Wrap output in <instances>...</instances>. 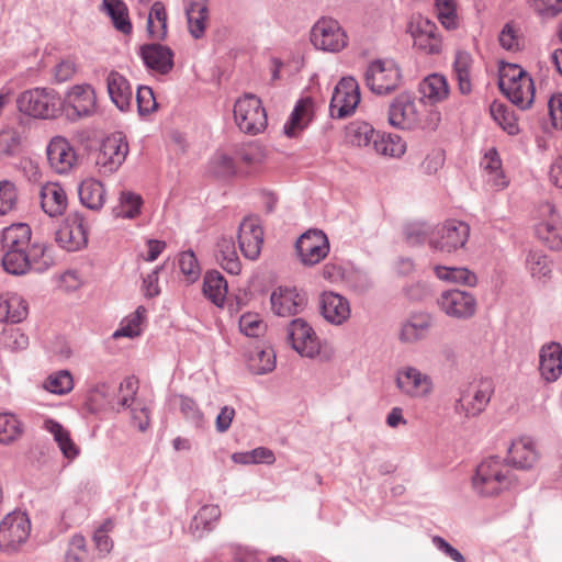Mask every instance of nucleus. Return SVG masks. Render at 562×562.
Here are the masks:
<instances>
[{
    "label": "nucleus",
    "mask_w": 562,
    "mask_h": 562,
    "mask_svg": "<svg viewBox=\"0 0 562 562\" xmlns=\"http://www.w3.org/2000/svg\"><path fill=\"white\" fill-rule=\"evenodd\" d=\"M79 199L81 203L90 210H100L105 202V189L101 181L95 179H86L79 186Z\"/></svg>",
    "instance_id": "c9c22d12"
},
{
    "label": "nucleus",
    "mask_w": 562,
    "mask_h": 562,
    "mask_svg": "<svg viewBox=\"0 0 562 562\" xmlns=\"http://www.w3.org/2000/svg\"><path fill=\"white\" fill-rule=\"evenodd\" d=\"M238 244L245 258L256 260L263 244V231L257 217L245 218L238 229Z\"/></svg>",
    "instance_id": "6ab92c4d"
},
{
    "label": "nucleus",
    "mask_w": 562,
    "mask_h": 562,
    "mask_svg": "<svg viewBox=\"0 0 562 562\" xmlns=\"http://www.w3.org/2000/svg\"><path fill=\"white\" fill-rule=\"evenodd\" d=\"M493 393L494 387L490 380L468 384L460 391V396L454 404V411L467 418L476 417L485 411Z\"/></svg>",
    "instance_id": "39448f33"
},
{
    "label": "nucleus",
    "mask_w": 562,
    "mask_h": 562,
    "mask_svg": "<svg viewBox=\"0 0 562 562\" xmlns=\"http://www.w3.org/2000/svg\"><path fill=\"white\" fill-rule=\"evenodd\" d=\"M27 315L26 301L15 293L0 295V321L20 323Z\"/></svg>",
    "instance_id": "2f4dec72"
},
{
    "label": "nucleus",
    "mask_w": 562,
    "mask_h": 562,
    "mask_svg": "<svg viewBox=\"0 0 562 562\" xmlns=\"http://www.w3.org/2000/svg\"><path fill=\"white\" fill-rule=\"evenodd\" d=\"M221 517V509L217 505H205L200 508L193 517L191 528L195 530L209 529L210 525Z\"/></svg>",
    "instance_id": "bf43d9fd"
},
{
    "label": "nucleus",
    "mask_w": 562,
    "mask_h": 562,
    "mask_svg": "<svg viewBox=\"0 0 562 562\" xmlns=\"http://www.w3.org/2000/svg\"><path fill=\"white\" fill-rule=\"evenodd\" d=\"M234 119L239 130L248 134L260 133L267 126L266 111L254 94H245L235 102Z\"/></svg>",
    "instance_id": "0eeeda50"
},
{
    "label": "nucleus",
    "mask_w": 562,
    "mask_h": 562,
    "mask_svg": "<svg viewBox=\"0 0 562 562\" xmlns=\"http://www.w3.org/2000/svg\"><path fill=\"white\" fill-rule=\"evenodd\" d=\"M67 103L78 116H87L94 112L97 98L89 85L74 86L67 94Z\"/></svg>",
    "instance_id": "c85d7f7f"
},
{
    "label": "nucleus",
    "mask_w": 562,
    "mask_h": 562,
    "mask_svg": "<svg viewBox=\"0 0 562 562\" xmlns=\"http://www.w3.org/2000/svg\"><path fill=\"white\" fill-rule=\"evenodd\" d=\"M289 339L301 356L313 358L321 350V342L313 328L302 318L293 319L289 326Z\"/></svg>",
    "instance_id": "dca6fc26"
},
{
    "label": "nucleus",
    "mask_w": 562,
    "mask_h": 562,
    "mask_svg": "<svg viewBox=\"0 0 562 562\" xmlns=\"http://www.w3.org/2000/svg\"><path fill=\"white\" fill-rule=\"evenodd\" d=\"M20 112L37 119H53L61 109L57 92L47 88H35L22 92L16 100Z\"/></svg>",
    "instance_id": "7ed1b4c3"
},
{
    "label": "nucleus",
    "mask_w": 562,
    "mask_h": 562,
    "mask_svg": "<svg viewBox=\"0 0 562 562\" xmlns=\"http://www.w3.org/2000/svg\"><path fill=\"white\" fill-rule=\"evenodd\" d=\"M46 154L49 167L59 175L70 172L78 161L75 148L61 136H55L50 139Z\"/></svg>",
    "instance_id": "f3484780"
},
{
    "label": "nucleus",
    "mask_w": 562,
    "mask_h": 562,
    "mask_svg": "<svg viewBox=\"0 0 562 562\" xmlns=\"http://www.w3.org/2000/svg\"><path fill=\"white\" fill-rule=\"evenodd\" d=\"M491 114L493 119L499 124V126L506 131L509 135L518 133L519 127L515 115L508 108L502 103L494 102L491 105Z\"/></svg>",
    "instance_id": "8fccbe9b"
},
{
    "label": "nucleus",
    "mask_w": 562,
    "mask_h": 562,
    "mask_svg": "<svg viewBox=\"0 0 562 562\" xmlns=\"http://www.w3.org/2000/svg\"><path fill=\"white\" fill-rule=\"evenodd\" d=\"M485 169L490 171L492 178L490 181L493 182V186L496 188H504L507 186V181L505 180V176L501 171L502 161L495 149H491L485 155Z\"/></svg>",
    "instance_id": "13d9d810"
},
{
    "label": "nucleus",
    "mask_w": 562,
    "mask_h": 562,
    "mask_svg": "<svg viewBox=\"0 0 562 562\" xmlns=\"http://www.w3.org/2000/svg\"><path fill=\"white\" fill-rule=\"evenodd\" d=\"M179 267L188 281H194L200 276V267L192 251H183L180 254Z\"/></svg>",
    "instance_id": "774afa93"
},
{
    "label": "nucleus",
    "mask_w": 562,
    "mask_h": 562,
    "mask_svg": "<svg viewBox=\"0 0 562 562\" xmlns=\"http://www.w3.org/2000/svg\"><path fill=\"white\" fill-rule=\"evenodd\" d=\"M306 304L304 294L295 289L279 288L271 294V305L276 314L291 316L300 313Z\"/></svg>",
    "instance_id": "5701e85b"
},
{
    "label": "nucleus",
    "mask_w": 562,
    "mask_h": 562,
    "mask_svg": "<svg viewBox=\"0 0 562 562\" xmlns=\"http://www.w3.org/2000/svg\"><path fill=\"white\" fill-rule=\"evenodd\" d=\"M541 376L547 382H554L562 373V347L558 342H550L540 350Z\"/></svg>",
    "instance_id": "393cba45"
},
{
    "label": "nucleus",
    "mask_w": 562,
    "mask_h": 562,
    "mask_svg": "<svg viewBox=\"0 0 562 562\" xmlns=\"http://www.w3.org/2000/svg\"><path fill=\"white\" fill-rule=\"evenodd\" d=\"M45 428L53 434L55 441L58 443L63 454L67 459H74L78 456V447L72 441L69 431L59 423L52 419L46 420Z\"/></svg>",
    "instance_id": "37998d69"
},
{
    "label": "nucleus",
    "mask_w": 562,
    "mask_h": 562,
    "mask_svg": "<svg viewBox=\"0 0 562 562\" xmlns=\"http://www.w3.org/2000/svg\"><path fill=\"white\" fill-rule=\"evenodd\" d=\"M470 235V227L460 221H447L437 232V237L431 238L430 245L435 249L446 252L462 248Z\"/></svg>",
    "instance_id": "4468645a"
},
{
    "label": "nucleus",
    "mask_w": 562,
    "mask_h": 562,
    "mask_svg": "<svg viewBox=\"0 0 562 562\" xmlns=\"http://www.w3.org/2000/svg\"><path fill=\"white\" fill-rule=\"evenodd\" d=\"M54 263L49 249L44 246H33L31 252L20 250L3 251L2 267L11 274H23L32 269L43 272Z\"/></svg>",
    "instance_id": "20e7f679"
},
{
    "label": "nucleus",
    "mask_w": 562,
    "mask_h": 562,
    "mask_svg": "<svg viewBox=\"0 0 562 562\" xmlns=\"http://www.w3.org/2000/svg\"><path fill=\"white\" fill-rule=\"evenodd\" d=\"M249 368L256 374L271 372L276 368V353L271 348L257 350L249 359Z\"/></svg>",
    "instance_id": "09e8293b"
},
{
    "label": "nucleus",
    "mask_w": 562,
    "mask_h": 562,
    "mask_svg": "<svg viewBox=\"0 0 562 562\" xmlns=\"http://www.w3.org/2000/svg\"><path fill=\"white\" fill-rule=\"evenodd\" d=\"M113 528L114 522L109 518L95 530L93 541L100 552L109 553L111 551L113 542L108 533L112 531Z\"/></svg>",
    "instance_id": "69168bd1"
},
{
    "label": "nucleus",
    "mask_w": 562,
    "mask_h": 562,
    "mask_svg": "<svg viewBox=\"0 0 562 562\" xmlns=\"http://www.w3.org/2000/svg\"><path fill=\"white\" fill-rule=\"evenodd\" d=\"M40 200L42 210L50 217L61 216L68 206L65 189L57 182H47L41 188Z\"/></svg>",
    "instance_id": "4be33fe9"
},
{
    "label": "nucleus",
    "mask_w": 562,
    "mask_h": 562,
    "mask_svg": "<svg viewBox=\"0 0 562 562\" xmlns=\"http://www.w3.org/2000/svg\"><path fill=\"white\" fill-rule=\"evenodd\" d=\"M473 58L468 52H457L453 61V75L458 82L459 91L467 95L472 91Z\"/></svg>",
    "instance_id": "f704fd0d"
},
{
    "label": "nucleus",
    "mask_w": 562,
    "mask_h": 562,
    "mask_svg": "<svg viewBox=\"0 0 562 562\" xmlns=\"http://www.w3.org/2000/svg\"><path fill=\"white\" fill-rule=\"evenodd\" d=\"M44 387L55 394H67L74 387L72 375L67 370L58 371L46 379Z\"/></svg>",
    "instance_id": "3c124183"
},
{
    "label": "nucleus",
    "mask_w": 562,
    "mask_h": 562,
    "mask_svg": "<svg viewBox=\"0 0 562 562\" xmlns=\"http://www.w3.org/2000/svg\"><path fill=\"white\" fill-rule=\"evenodd\" d=\"M522 77H530L526 70L515 64H504L499 69V89L522 79Z\"/></svg>",
    "instance_id": "e2e57ef3"
},
{
    "label": "nucleus",
    "mask_w": 562,
    "mask_h": 562,
    "mask_svg": "<svg viewBox=\"0 0 562 562\" xmlns=\"http://www.w3.org/2000/svg\"><path fill=\"white\" fill-rule=\"evenodd\" d=\"M295 249L304 266H315L328 255L329 241L322 231L308 229L300 236Z\"/></svg>",
    "instance_id": "ddd939ff"
},
{
    "label": "nucleus",
    "mask_w": 562,
    "mask_h": 562,
    "mask_svg": "<svg viewBox=\"0 0 562 562\" xmlns=\"http://www.w3.org/2000/svg\"><path fill=\"white\" fill-rule=\"evenodd\" d=\"M203 293L216 306L223 305L227 294V282L218 271L205 273Z\"/></svg>",
    "instance_id": "4c0bfd02"
},
{
    "label": "nucleus",
    "mask_w": 562,
    "mask_h": 562,
    "mask_svg": "<svg viewBox=\"0 0 562 562\" xmlns=\"http://www.w3.org/2000/svg\"><path fill=\"white\" fill-rule=\"evenodd\" d=\"M239 328L248 337H259L265 333L266 325L258 314L247 313L239 318Z\"/></svg>",
    "instance_id": "680f3d73"
},
{
    "label": "nucleus",
    "mask_w": 562,
    "mask_h": 562,
    "mask_svg": "<svg viewBox=\"0 0 562 562\" xmlns=\"http://www.w3.org/2000/svg\"><path fill=\"white\" fill-rule=\"evenodd\" d=\"M376 134L372 126L367 123L352 124L347 132L349 142L359 147L367 146L373 142Z\"/></svg>",
    "instance_id": "864d4df0"
},
{
    "label": "nucleus",
    "mask_w": 562,
    "mask_h": 562,
    "mask_svg": "<svg viewBox=\"0 0 562 562\" xmlns=\"http://www.w3.org/2000/svg\"><path fill=\"white\" fill-rule=\"evenodd\" d=\"M106 88L112 102L121 111H127L132 103L133 92L126 78L112 70L106 77Z\"/></svg>",
    "instance_id": "cd10ccee"
},
{
    "label": "nucleus",
    "mask_w": 562,
    "mask_h": 562,
    "mask_svg": "<svg viewBox=\"0 0 562 562\" xmlns=\"http://www.w3.org/2000/svg\"><path fill=\"white\" fill-rule=\"evenodd\" d=\"M103 5L111 16L116 30L124 34H130L132 24L128 20L127 7L121 0H103Z\"/></svg>",
    "instance_id": "a18cd8bd"
},
{
    "label": "nucleus",
    "mask_w": 562,
    "mask_h": 562,
    "mask_svg": "<svg viewBox=\"0 0 562 562\" xmlns=\"http://www.w3.org/2000/svg\"><path fill=\"white\" fill-rule=\"evenodd\" d=\"M402 74L391 59H376L366 71V83L375 94H389L400 87Z\"/></svg>",
    "instance_id": "423d86ee"
},
{
    "label": "nucleus",
    "mask_w": 562,
    "mask_h": 562,
    "mask_svg": "<svg viewBox=\"0 0 562 562\" xmlns=\"http://www.w3.org/2000/svg\"><path fill=\"white\" fill-rule=\"evenodd\" d=\"M142 57L148 68L162 75L168 74L173 67L172 50L160 44H148L143 46Z\"/></svg>",
    "instance_id": "bb28decb"
},
{
    "label": "nucleus",
    "mask_w": 562,
    "mask_h": 562,
    "mask_svg": "<svg viewBox=\"0 0 562 562\" xmlns=\"http://www.w3.org/2000/svg\"><path fill=\"white\" fill-rule=\"evenodd\" d=\"M360 102L358 82L351 78H342L335 87L330 100V115L334 119H344L351 115Z\"/></svg>",
    "instance_id": "f8f14e48"
},
{
    "label": "nucleus",
    "mask_w": 562,
    "mask_h": 562,
    "mask_svg": "<svg viewBox=\"0 0 562 562\" xmlns=\"http://www.w3.org/2000/svg\"><path fill=\"white\" fill-rule=\"evenodd\" d=\"M539 222L535 226L537 237L551 249L562 248V218L550 202L539 205Z\"/></svg>",
    "instance_id": "1a4fd4ad"
},
{
    "label": "nucleus",
    "mask_w": 562,
    "mask_h": 562,
    "mask_svg": "<svg viewBox=\"0 0 562 562\" xmlns=\"http://www.w3.org/2000/svg\"><path fill=\"white\" fill-rule=\"evenodd\" d=\"M87 226L82 215L69 214L56 232V241L68 251L80 249L87 244Z\"/></svg>",
    "instance_id": "a211bd4d"
},
{
    "label": "nucleus",
    "mask_w": 562,
    "mask_h": 562,
    "mask_svg": "<svg viewBox=\"0 0 562 562\" xmlns=\"http://www.w3.org/2000/svg\"><path fill=\"white\" fill-rule=\"evenodd\" d=\"M430 324L431 317L426 313L411 315L401 328V341L412 344L425 338Z\"/></svg>",
    "instance_id": "473e14b6"
},
{
    "label": "nucleus",
    "mask_w": 562,
    "mask_h": 562,
    "mask_svg": "<svg viewBox=\"0 0 562 562\" xmlns=\"http://www.w3.org/2000/svg\"><path fill=\"white\" fill-rule=\"evenodd\" d=\"M537 460L538 453L533 442L529 438L517 439L508 448L507 462L498 457H491L477 465L473 487L482 496L498 495L515 482L509 465L516 469H529Z\"/></svg>",
    "instance_id": "f257e3e1"
},
{
    "label": "nucleus",
    "mask_w": 562,
    "mask_h": 562,
    "mask_svg": "<svg viewBox=\"0 0 562 562\" xmlns=\"http://www.w3.org/2000/svg\"><path fill=\"white\" fill-rule=\"evenodd\" d=\"M31 531V522L24 513L8 514L0 524V549L16 550L26 541Z\"/></svg>",
    "instance_id": "9b49d317"
},
{
    "label": "nucleus",
    "mask_w": 562,
    "mask_h": 562,
    "mask_svg": "<svg viewBox=\"0 0 562 562\" xmlns=\"http://www.w3.org/2000/svg\"><path fill=\"white\" fill-rule=\"evenodd\" d=\"M146 314V308L144 306H138L135 313L128 316L123 323L120 329H117L114 334V338L119 337H130L134 338L140 333V323L144 319Z\"/></svg>",
    "instance_id": "603ef678"
},
{
    "label": "nucleus",
    "mask_w": 562,
    "mask_h": 562,
    "mask_svg": "<svg viewBox=\"0 0 562 562\" xmlns=\"http://www.w3.org/2000/svg\"><path fill=\"white\" fill-rule=\"evenodd\" d=\"M438 305L447 315L462 319L472 317L476 311L475 297L460 290L442 292L438 299Z\"/></svg>",
    "instance_id": "2eb2a0df"
},
{
    "label": "nucleus",
    "mask_w": 562,
    "mask_h": 562,
    "mask_svg": "<svg viewBox=\"0 0 562 562\" xmlns=\"http://www.w3.org/2000/svg\"><path fill=\"white\" fill-rule=\"evenodd\" d=\"M373 148L382 156L401 157L406 150V145L398 135L376 134L373 139Z\"/></svg>",
    "instance_id": "79ce46f5"
},
{
    "label": "nucleus",
    "mask_w": 562,
    "mask_h": 562,
    "mask_svg": "<svg viewBox=\"0 0 562 562\" xmlns=\"http://www.w3.org/2000/svg\"><path fill=\"white\" fill-rule=\"evenodd\" d=\"M311 42L317 49L338 53L347 46L348 36L338 21L322 18L312 27Z\"/></svg>",
    "instance_id": "6e6552de"
},
{
    "label": "nucleus",
    "mask_w": 562,
    "mask_h": 562,
    "mask_svg": "<svg viewBox=\"0 0 562 562\" xmlns=\"http://www.w3.org/2000/svg\"><path fill=\"white\" fill-rule=\"evenodd\" d=\"M31 120L19 115L0 130V157H11L19 154L26 138Z\"/></svg>",
    "instance_id": "aec40b11"
},
{
    "label": "nucleus",
    "mask_w": 562,
    "mask_h": 562,
    "mask_svg": "<svg viewBox=\"0 0 562 562\" xmlns=\"http://www.w3.org/2000/svg\"><path fill=\"white\" fill-rule=\"evenodd\" d=\"M430 108L423 99L407 93L397 95L389 108V123L401 130H416L428 126L427 116Z\"/></svg>",
    "instance_id": "f03ea898"
},
{
    "label": "nucleus",
    "mask_w": 562,
    "mask_h": 562,
    "mask_svg": "<svg viewBox=\"0 0 562 562\" xmlns=\"http://www.w3.org/2000/svg\"><path fill=\"white\" fill-rule=\"evenodd\" d=\"M31 228L27 224H15L3 229L2 250L26 251L31 240Z\"/></svg>",
    "instance_id": "72a5a7b5"
},
{
    "label": "nucleus",
    "mask_w": 562,
    "mask_h": 562,
    "mask_svg": "<svg viewBox=\"0 0 562 562\" xmlns=\"http://www.w3.org/2000/svg\"><path fill=\"white\" fill-rule=\"evenodd\" d=\"M412 36L414 45L426 54H439L441 52V38L438 34V27L429 20H419L412 25Z\"/></svg>",
    "instance_id": "412c9836"
},
{
    "label": "nucleus",
    "mask_w": 562,
    "mask_h": 562,
    "mask_svg": "<svg viewBox=\"0 0 562 562\" xmlns=\"http://www.w3.org/2000/svg\"><path fill=\"white\" fill-rule=\"evenodd\" d=\"M312 110V101L310 99H302L295 105L289 122L284 125V133L289 137H294L302 131L310 121Z\"/></svg>",
    "instance_id": "a19ab883"
},
{
    "label": "nucleus",
    "mask_w": 562,
    "mask_h": 562,
    "mask_svg": "<svg viewBox=\"0 0 562 562\" xmlns=\"http://www.w3.org/2000/svg\"><path fill=\"white\" fill-rule=\"evenodd\" d=\"M21 425L15 416L0 414V442L9 443L21 435Z\"/></svg>",
    "instance_id": "4d7b16f0"
},
{
    "label": "nucleus",
    "mask_w": 562,
    "mask_h": 562,
    "mask_svg": "<svg viewBox=\"0 0 562 562\" xmlns=\"http://www.w3.org/2000/svg\"><path fill=\"white\" fill-rule=\"evenodd\" d=\"M514 104L526 110L530 108L535 98V85L531 77L522 79L501 90Z\"/></svg>",
    "instance_id": "7c9ffc66"
},
{
    "label": "nucleus",
    "mask_w": 562,
    "mask_h": 562,
    "mask_svg": "<svg viewBox=\"0 0 562 562\" xmlns=\"http://www.w3.org/2000/svg\"><path fill=\"white\" fill-rule=\"evenodd\" d=\"M529 4L543 18H553L562 12V0H529Z\"/></svg>",
    "instance_id": "338daca9"
},
{
    "label": "nucleus",
    "mask_w": 562,
    "mask_h": 562,
    "mask_svg": "<svg viewBox=\"0 0 562 562\" xmlns=\"http://www.w3.org/2000/svg\"><path fill=\"white\" fill-rule=\"evenodd\" d=\"M436 276L446 281L456 282L473 286L476 284V276L465 268H450L438 266L435 268Z\"/></svg>",
    "instance_id": "de8ad7c7"
},
{
    "label": "nucleus",
    "mask_w": 562,
    "mask_h": 562,
    "mask_svg": "<svg viewBox=\"0 0 562 562\" xmlns=\"http://www.w3.org/2000/svg\"><path fill=\"white\" fill-rule=\"evenodd\" d=\"M18 201V193L15 186L8 181L3 180L0 182V215H5L11 212Z\"/></svg>",
    "instance_id": "052dcab7"
},
{
    "label": "nucleus",
    "mask_w": 562,
    "mask_h": 562,
    "mask_svg": "<svg viewBox=\"0 0 562 562\" xmlns=\"http://www.w3.org/2000/svg\"><path fill=\"white\" fill-rule=\"evenodd\" d=\"M115 391L113 385L99 383L88 394V405L91 412H98L105 407H115Z\"/></svg>",
    "instance_id": "ea45409f"
},
{
    "label": "nucleus",
    "mask_w": 562,
    "mask_h": 562,
    "mask_svg": "<svg viewBox=\"0 0 562 562\" xmlns=\"http://www.w3.org/2000/svg\"><path fill=\"white\" fill-rule=\"evenodd\" d=\"M136 102L139 115L144 116L157 109L154 91L149 87H139L136 93Z\"/></svg>",
    "instance_id": "0e129e2a"
},
{
    "label": "nucleus",
    "mask_w": 562,
    "mask_h": 562,
    "mask_svg": "<svg viewBox=\"0 0 562 562\" xmlns=\"http://www.w3.org/2000/svg\"><path fill=\"white\" fill-rule=\"evenodd\" d=\"M527 268L533 278H547L551 273V263L547 256L540 251H530L527 257Z\"/></svg>",
    "instance_id": "5fc2aeb1"
},
{
    "label": "nucleus",
    "mask_w": 562,
    "mask_h": 562,
    "mask_svg": "<svg viewBox=\"0 0 562 562\" xmlns=\"http://www.w3.org/2000/svg\"><path fill=\"white\" fill-rule=\"evenodd\" d=\"M419 92L423 95L420 99H426L431 104H435L447 99L449 86L442 75L432 74L420 82Z\"/></svg>",
    "instance_id": "e433bc0d"
},
{
    "label": "nucleus",
    "mask_w": 562,
    "mask_h": 562,
    "mask_svg": "<svg viewBox=\"0 0 562 562\" xmlns=\"http://www.w3.org/2000/svg\"><path fill=\"white\" fill-rule=\"evenodd\" d=\"M128 153V144L121 134L108 136L95 156V167L101 175L108 176L117 170Z\"/></svg>",
    "instance_id": "9d476101"
},
{
    "label": "nucleus",
    "mask_w": 562,
    "mask_h": 562,
    "mask_svg": "<svg viewBox=\"0 0 562 562\" xmlns=\"http://www.w3.org/2000/svg\"><path fill=\"white\" fill-rule=\"evenodd\" d=\"M233 459L236 462H240L244 464H257V463H266L272 464L276 461V457L272 450L266 447H259L254 449L248 453L234 454Z\"/></svg>",
    "instance_id": "6e6d98bb"
},
{
    "label": "nucleus",
    "mask_w": 562,
    "mask_h": 562,
    "mask_svg": "<svg viewBox=\"0 0 562 562\" xmlns=\"http://www.w3.org/2000/svg\"><path fill=\"white\" fill-rule=\"evenodd\" d=\"M143 199L132 191H122L119 205L114 207L115 215L123 218H134L139 215Z\"/></svg>",
    "instance_id": "49530a36"
},
{
    "label": "nucleus",
    "mask_w": 562,
    "mask_h": 562,
    "mask_svg": "<svg viewBox=\"0 0 562 562\" xmlns=\"http://www.w3.org/2000/svg\"><path fill=\"white\" fill-rule=\"evenodd\" d=\"M319 305L322 315L330 324L341 325L350 317L348 300L337 293L324 292Z\"/></svg>",
    "instance_id": "b1692460"
},
{
    "label": "nucleus",
    "mask_w": 562,
    "mask_h": 562,
    "mask_svg": "<svg viewBox=\"0 0 562 562\" xmlns=\"http://www.w3.org/2000/svg\"><path fill=\"white\" fill-rule=\"evenodd\" d=\"M216 258L224 270L231 274H239L241 263L232 238H221L217 243Z\"/></svg>",
    "instance_id": "58836bf2"
},
{
    "label": "nucleus",
    "mask_w": 562,
    "mask_h": 562,
    "mask_svg": "<svg viewBox=\"0 0 562 562\" xmlns=\"http://www.w3.org/2000/svg\"><path fill=\"white\" fill-rule=\"evenodd\" d=\"M147 32L151 38L162 40L167 33V13L162 2L156 1L150 8Z\"/></svg>",
    "instance_id": "c03bdc74"
},
{
    "label": "nucleus",
    "mask_w": 562,
    "mask_h": 562,
    "mask_svg": "<svg viewBox=\"0 0 562 562\" xmlns=\"http://www.w3.org/2000/svg\"><path fill=\"white\" fill-rule=\"evenodd\" d=\"M397 386L411 396H424L431 390V381L415 368H406L396 379Z\"/></svg>",
    "instance_id": "a878e982"
},
{
    "label": "nucleus",
    "mask_w": 562,
    "mask_h": 562,
    "mask_svg": "<svg viewBox=\"0 0 562 562\" xmlns=\"http://www.w3.org/2000/svg\"><path fill=\"white\" fill-rule=\"evenodd\" d=\"M189 31L194 38L203 36L209 22L206 0H189L186 8Z\"/></svg>",
    "instance_id": "c756f323"
}]
</instances>
